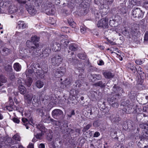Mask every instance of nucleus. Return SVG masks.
Listing matches in <instances>:
<instances>
[{"label":"nucleus","instance_id":"nucleus-1","mask_svg":"<svg viewBox=\"0 0 148 148\" xmlns=\"http://www.w3.org/2000/svg\"><path fill=\"white\" fill-rule=\"evenodd\" d=\"M39 45L38 43H34L31 44V45L28 49L29 53L32 56L37 55L40 56V53H38L40 50L39 48Z\"/></svg>","mask_w":148,"mask_h":148},{"label":"nucleus","instance_id":"nucleus-2","mask_svg":"<svg viewBox=\"0 0 148 148\" xmlns=\"http://www.w3.org/2000/svg\"><path fill=\"white\" fill-rule=\"evenodd\" d=\"M32 66L33 67V68H34V70L35 71L34 73H36L37 75L41 77L42 76H43V77H44L43 73H47L48 71V69L47 68L45 69L46 71H44V73H43V71L40 67L39 64L37 63H33Z\"/></svg>","mask_w":148,"mask_h":148},{"label":"nucleus","instance_id":"nucleus-3","mask_svg":"<svg viewBox=\"0 0 148 148\" xmlns=\"http://www.w3.org/2000/svg\"><path fill=\"white\" fill-rule=\"evenodd\" d=\"M52 115L53 118L58 120H62L64 118L63 112L59 109L53 110L52 112Z\"/></svg>","mask_w":148,"mask_h":148},{"label":"nucleus","instance_id":"nucleus-4","mask_svg":"<svg viewBox=\"0 0 148 148\" xmlns=\"http://www.w3.org/2000/svg\"><path fill=\"white\" fill-rule=\"evenodd\" d=\"M63 59L62 56L58 55H56L51 58V63L52 66H57L61 64Z\"/></svg>","mask_w":148,"mask_h":148},{"label":"nucleus","instance_id":"nucleus-5","mask_svg":"<svg viewBox=\"0 0 148 148\" xmlns=\"http://www.w3.org/2000/svg\"><path fill=\"white\" fill-rule=\"evenodd\" d=\"M144 13L140 8H134L132 11V15L134 18H142L143 16Z\"/></svg>","mask_w":148,"mask_h":148},{"label":"nucleus","instance_id":"nucleus-6","mask_svg":"<svg viewBox=\"0 0 148 148\" xmlns=\"http://www.w3.org/2000/svg\"><path fill=\"white\" fill-rule=\"evenodd\" d=\"M108 19L106 17L101 19L97 23V27L103 29L108 28Z\"/></svg>","mask_w":148,"mask_h":148},{"label":"nucleus","instance_id":"nucleus-7","mask_svg":"<svg viewBox=\"0 0 148 148\" xmlns=\"http://www.w3.org/2000/svg\"><path fill=\"white\" fill-rule=\"evenodd\" d=\"M112 91L113 93L114 94V95L117 97L121 96L122 93L124 92L122 88L116 84H115L113 87Z\"/></svg>","mask_w":148,"mask_h":148},{"label":"nucleus","instance_id":"nucleus-8","mask_svg":"<svg viewBox=\"0 0 148 148\" xmlns=\"http://www.w3.org/2000/svg\"><path fill=\"white\" fill-rule=\"evenodd\" d=\"M66 72V68L64 67H61L58 68L55 73L56 77L59 78L63 76Z\"/></svg>","mask_w":148,"mask_h":148},{"label":"nucleus","instance_id":"nucleus-9","mask_svg":"<svg viewBox=\"0 0 148 148\" xmlns=\"http://www.w3.org/2000/svg\"><path fill=\"white\" fill-rule=\"evenodd\" d=\"M47 9H45V13L47 14L50 15H53L54 14L55 10L53 4H48L47 5Z\"/></svg>","mask_w":148,"mask_h":148},{"label":"nucleus","instance_id":"nucleus-10","mask_svg":"<svg viewBox=\"0 0 148 148\" xmlns=\"http://www.w3.org/2000/svg\"><path fill=\"white\" fill-rule=\"evenodd\" d=\"M90 77H89L90 81L91 82H94L97 80H99L101 79L102 77L101 75L98 74H90Z\"/></svg>","mask_w":148,"mask_h":148},{"label":"nucleus","instance_id":"nucleus-11","mask_svg":"<svg viewBox=\"0 0 148 148\" xmlns=\"http://www.w3.org/2000/svg\"><path fill=\"white\" fill-rule=\"evenodd\" d=\"M0 51L1 55L4 56H8L12 52L10 49L4 47H1L0 49Z\"/></svg>","mask_w":148,"mask_h":148},{"label":"nucleus","instance_id":"nucleus-12","mask_svg":"<svg viewBox=\"0 0 148 148\" xmlns=\"http://www.w3.org/2000/svg\"><path fill=\"white\" fill-rule=\"evenodd\" d=\"M25 7L30 14L34 15L36 14V11L34 7L26 4Z\"/></svg>","mask_w":148,"mask_h":148},{"label":"nucleus","instance_id":"nucleus-13","mask_svg":"<svg viewBox=\"0 0 148 148\" xmlns=\"http://www.w3.org/2000/svg\"><path fill=\"white\" fill-rule=\"evenodd\" d=\"M82 75H79L78 77L79 79L76 80L75 82L74 85L76 87L75 89H77L78 88H80L82 85V83L81 80H82L84 78V77H82Z\"/></svg>","mask_w":148,"mask_h":148},{"label":"nucleus","instance_id":"nucleus-14","mask_svg":"<svg viewBox=\"0 0 148 148\" xmlns=\"http://www.w3.org/2000/svg\"><path fill=\"white\" fill-rule=\"evenodd\" d=\"M17 10L18 8L17 7L15 6L14 5L12 4V3L10 5L8 8V12L11 14L16 13Z\"/></svg>","mask_w":148,"mask_h":148},{"label":"nucleus","instance_id":"nucleus-15","mask_svg":"<svg viewBox=\"0 0 148 148\" xmlns=\"http://www.w3.org/2000/svg\"><path fill=\"white\" fill-rule=\"evenodd\" d=\"M51 51V49L49 47H46L43 51L42 54H40V57H44L49 56V53H50Z\"/></svg>","mask_w":148,"mask_h":148},{"label":"nucleus","instance_id":"nucleus-16","mask_svg":"<svg viewBox=\"0 0 148 148\" xmlns=\"http://www.w3.org/2000/svg\"><path fill=\"white\" fill-rule=\"evenodd\" d=\"M31 67L29 68L25 72V74L27 77H29V76L32 77L33 76L34 73L35 71L34 70V68H33L32 64L31 66Z\"/></svg>","mask_w":148,"mask_h":148},{"label":"nucleus","instance_id":"nucleus-17","mask_svg":"<svg viewBox=\"0 0 148 148\" xmlns=\"http://www.w3.org/2000/svg\"><path fill=\"white\" fill-rule=\"evenodd\" d=\"M68 62L71 65H75L79 62V61L77 59L76 57L75 56L74 57L70 58L68 59Z\"/></svg>","mask_w":148,"mask_h":148},{"label":"nucleus","instance_id":"nucleus-18","mask_svg":"<svg viewBox=\"0 0 148 148\" xmlns=\"http://www.w3.org/2000/svg\"><path fill=\"white\" fill-rule=\"evenodd\" d=\"M110 117L112 122H113L117 123L121 120V118L119 115H112Z\"/></svg>","mask_w":148,"mask_h":148},{"label":"nucleus","instance_id":"nucleus-19","mask_svg":"<svg viewBox=\"0 0 148 148\" xmlns=\"http://www.w3.org/2000/svg\"><path fill=\"white\" fill-rule=\"evenodd\" d=\"M77 69L79 70V72H80L82 73L84 72V64L83 63H77Z\"/></svg>","mask_w":148,"mask_h":148},{"label":"nucleus","instance_id":"nucleus-20","mask_svg":"<svg viewBox=\"0 0 148 148\" xmlns=\"http://www.w3.org/2000/svg\"><path fill=\"white\" fill-rule=\"evenodd\" d=\"M18 89L19 92L21 94L24 95L26 93L27 89L23 85L19 86Z\"/></svg>","mask_w":148,"mask_h":148},{"label":"nucleus","instance_id":"nucleus-21","mask_svg":"<svg viewBox=\"0 0 148 148\" xmlns=\"http://www.w3.org/2000/svg\"><path fill=\"white\" fill-rule=\"evenodd\" d=\"M103 74L105 78L108 79L112 78L114 76V75L112 73L108 71L103 72Z\"/></svg>","mask_w":148,"mask_h":148},{"label":"nucleus","instance_id":"nucleus-22","mask_svg":"<svg viewBox=\"0 0 148 148\" xmlns=\"http://www.w3.org/2000/svg\"><path fill=\"white\" fill-rule=\"evenodd\" d=\"M116 97L114 95L112 97H109L107 98V101L110 105H111L118 101V99L116 98Z\"/></svg>","mask_w":148,"mask_h":148},{"label":"nucleus","instance_id":"nucleus-23","mask_svg":"<svg viewBox=\"0 0 148 148\" xmlns=\"http://www.w3.org/2000/svg\"><path fill=\"white\" fill-rule=\"evenodd\" d=\"M78 48V46L76 44L73 43L70 44L69 46V49L71 51H77Z\"/></svg>","mask_w":148,"mask_h":148},{"label":"nucleus","instance_id":"nucleus-24","mask_svg":"<svg viewBox=\"0 0 148 148\" xmlns=\"http://www.w3.org/2000/svg\"><path fill=\"white\" fill-rule=\"evenodd\" d=\"M83 113L84 115L87 117H88V116H87L89 115H91L92 114L91 109L88 107L86 108L85 110H84Z\"/></svg>","mask_w":148,"mask_h":148},{"label":"nucleus","instance_id":"nucleus-25","mask_svg":"<svg viewBox=\"0 0 148 148\" xmlns=\"http://www.w3.org/2000/svg\"><path fill=\"white\" fill-rule=\"evenodd\" d=\"M93 85L95 86H98L101 88H103L106 86V84L105 83H103L102 81H100L94 84Z\"/></svg>","mask_w":148,"mask_h":148},{"label":"nucleus","instance_id":"nucleus-26","mask_svg":"<svg viewBox=\"0 0 148 148\" xmlns=\"http://www.w3.org/2000/svg\"><path fill=\"white\" fill-rule=\"evenodd\" d=\"M17 24V27L19 29H23L26 28V25L23 21H19Z\"/></svg>","mask_w":148,"mask_h":148},{"label":"nucleus","instance_id":"nucleus-27","mask_svg":"<svg viewBox=\"0 0 148 148\" xmlns=\"http://www.w3.org/2000/svg\"><path fill=\"white\" fill-rule=\"evenodd\" d=\"M33 81V80L31 77H27V78L25 80V84L27 87H30Z\"/></svg>","mask_w":148,"mask_h":148},{"label":"nucleus","instance_id":"nucleus-28","mask_svg":"<svg viewBox=\"0 0 148 148\" xmlns=\"http://www.w3.org/2000/svg\"><path fill=\"white\" fill-rule=\"evenodd\" d=\"M36 127L41 132H46V130L45 127L42 123H39L38 125H36Z\"/></svg>","mask_w":148,"mask_h":148},{"label":"nucleus","instance_id":"nucleus-29","mask_svg":"<svg viewBox=\"0 0 148 148\" xmlns=\"http://www.w3.org/2000/svg\"><path fill=\"white\" fill-rule=\"evenodd\" d=\"M12 3L11 1H5L1 3V4L2 5V8H5L6 7L10 6Z\"/></svg>","mask_w":148,"mask_h":148},{"label":"nucleus","instance_id":"nucleus-30","mask_svg":"<svg viewBox=\"0 0 148 148\" xmlns=\"http://www.w3.org/2000/svg\"><path fill=\"white\" fill-rule=\"evenodd\" d=\"M52 99V98L51 97H50L48 95H45L43 98L42 101L45 104V103H48L49 101L51 100Z\"/></svg>","mask_w":148,"mask_h":148},{"label":"nucleus","instance_id":"nucleus-31","mask_svg":"<svg viewBox=\"0 0 148 148\" xmlns=\"http://www.w3.org/2000/svg\"><path fill=\"white\" fill-rule=\"evenodd\" d=\"M61 45L58 42L54 43L53 44V49L56 51L60 50L61 48Z\"/></svg>","mask_w":148,"mask_h":148},{"label":"nucleus","instance_id":"nucleus-32","mask_svg":"<svg viewBox=\"0 0 148 148\" xmlns=\"http://www.w3.org/2000/svg\"><path fill=\"white\" fill-rule=\"evenodd\" d=\"M33 97V95H32L27 94L25 95V99L28 103H29L31 102Z\"/></svg>","mask_w":148,"mask_h":148},{"label":"nucleus","instance_id":"nucleus-33","mask_svg":"<svg viewBox=\"0 0 148 148\" xmlns=\"http://www.w3.org/2000/svg\"><path fill=\"white\" fill-rule=\"evenodd\" d=\"M22 120L23 123V124L26 127V128L28 129L29 128L28 125L30 124L29 121L27 119L25 118H22Z\"/></svg>","mask_w":148,"mask_h":148},{"label":"nucleus","instance_id":"nucleus-34","mask_svg":"<svg viewBox=\"0 0 148 148\" xmlns=\"http://www.w3.org/2000/svg\"><path fill=\"white\" fill-rule=\"evenodd\" d=\"M44 133L43 132H41L40 133H34V135L37 139L41 140L42 139L43 135L44 134Z\"/></svg>","mask_w":148,"mask_h":148},{"label":"nucleus","instance_id":"nucleus-35","mask_svg":"<svg viewBox=\"0 0 148 148\" xmlns=\"http://www.w3.org/2000/svg\"><path fill=\"white\" fill-rule=\"evenodd\" d=\"M14 69L16 71H20L21 69V66L18 63H15L13 66Z\"/></svg>","mask_w":148,"mask_h":148},{"label":"nucleus","instance_id":"nucleus-36","mask_svg":"<svg viewBox=\"0 0 148 148\" xmlns=\"http://www.w3.org/2000/svg\"><path fill=\"white\" fill-rule=\"evenodd\" d=\"M70 41L66 39H63L61 40V45L62 46L65 47L67 46L69 42Z\"/></svg>","mask_w":148,"mask_h":148},{"label":"nucleus","instance_id":"nucleus-37","mask_svg":"<svg viewBox=\"0 0 148 148\" xmlns=\"http://www.w3.org/2000/svg\"><path fill=\"white\" fill-rule=\"evenodd\" d=\"M72 81L73 79L71 78L68 77L63 81V84L66 86L68 85L71 84Z\"/></svg>","mask_w":148,"mask_h":148},{"label":"nucleus","instance_id":"nucleus-38","mask_svg":"<svg viewBox=\"0 0 148 148\" xmlns=\"http://www.w3.org/2000/svg\"><path fill=\"white\" fill-rule=\"evenodd\" d=\"M127 67L131 70L133 72L135 73L136 71V68L131 63L128 64L127 66Z\"/></svg>","mask_w":148,"mask_h":148},{"label":"nucleus","instance_id":"nucleus-39","mask_svg":"<svg viewBox=\"0 0 148 148\" xmlns=\"http://www.w3.org/2000/svg\"><path fill=\"white\" fill-rule=\"evenodd\" d=\"M122 34L125 36H127L128 37L130 38V32H129L128 30L124 28L123 29L122 31Z\"/></svg>","mask_w":148,"mask_h":148},{"label":"nucleus","instance_id":"nucleus-40","mask_svg":"<svg viewBox=\"0 0 148 148\" xmlns=\"http://www.w3.org/2000/svg\"><path fill=\"white\" fill-rule=\"evenodd\" d=\"M137 28L135 27L134 25H133L132 26V27L131 28L130 32V34H135V33L137 32Z\"/></svg>","mask_w":148,"mask_h":148},{"label":"nucleus","instance_id":"nucleus-41","mask_svg":"<svg viewBox=\"0 0 148 148\" xmlns=\"http://www.w3.org/2000/svg\"><path fill=\"white\" fill-rule=\"evenodd\" d=\"M44 83L40 80L37 81L36 83V86L38 88H40L42 87L44 85Z\"/></svg>","mask_w":148,"mask_h":148},{"label":"nucleus","instance_id":"nucleus-42","mask_svg":"<svg viewBox=\"0 0 148 148\" xmlns=\"http://www.w3.org/2000/svg\"><path fill=\"white\" fill-rule=\"evenodd\" d=\"M5 70L8 72H11L12 70V65L11 64H8L4 68Z\"/></svg>","mask_w":148,"mask_h":148},{"label":"nucleus","instance_id":"nucleus-43","mask_svg":"<svg viewBox=\"0 0 148 148\" xmlns=\"http://www.w3.org/2000/svg\"><path fill=\"white\" fill-rule=\"evenodd\" d=\"M68 22L69 24L72 27L74 28L76 27V23L74 22L72 19H69L68 20Z\"/></svg>","mask_w":148,"mask_h":148},{"label":"nucleus","instance_id":"nucleus-44","mask_svg":"<svg viewBox=\"0 0 148 148\" xmlns=\"http://www.w3.org/2000/svg\"><path fill=\"white\" fill-rule=\"evenodd\" d=\"M7 79L2 74L0 75V82L3 83L6 82Z\"/></svg>","mask_w":148,"mask_h":148},{"label":"nucleus","instance_id":"nucleus-45","mask_svg":"<svg viewBox=\"0 0 148 148\" xmlns=\"http://www.w3.org/2000/svg\"><path fill=\"white\" fill-rule=\"evenodd\" d=\"M121 5V6L123 7L125 6L127 0H116Z\"/></svg>","mask_w":148,"mask_h":148},{"label":"nucleus","instance_id":"nucleus-46","mask_svg":"<svg viewBox=\"0 0 148 148\" xmlns=\"http://www.w3.org/2000/svg\"><path fill=\"white\" fill-rule=\"evenodd\" d=\"M31 39L32 41L31 42L33 43H34V42L36 43V42H37L38 41V38L36 36H32L31 38Z\"/></svg>","mask_w":148,"mask_h":148},{"label":"nucleus","instance_id":"nucleus-47","mask_svg":"<svg viewBox=\"0 0 148 148\" xmlns=\"http://www.w3.org/2000/svg\"><path fill=\"white\" fill-rule=\"evenodd\" d=\"M61 30L62 32L66 33L69 32V27H61Z\"/></svg>","mask_w":148,"mask_h":148},{"label":"nucleus","instance_id":"nucleus-48","mask_svg":"<svg viewBox=\"0 0 148 148\" xmlns=\"http://www.w3.org/2000/svg\"><path fill=\"white\" fill-rule=\"evenodd\" d=\"M50 120L53 125H59L60 122L59 121L55 120L51 118L50 119Z\"/></svg>","mask_w":148,"mask_h":148},{"label":"nucleus","instance_id":"nucleus-49","mask_svg":"<svg viewBox=\"0 0 148 148\" xmlns=\"http://www.w3.org/2000/svg\"><path fill=\"white\" fill-rule=\"evenodd\" d=\"M51 118L49 116H46L45 118L43 120V122L44 123H49L51 121L50 120Z\"/></svg>","mask_w":148,"mask_h":148},{"label":"nucleus","instance_id":"nucleus-50","mask_svg":"<svg viewBox=\"0 0 148 148\" xmlns=\"http://www.w3.org/2000/svg\"><path fill=\"white\" fill-rule=\"evenodd\" d=\"M13 138L16 141H20V136L17 134L14 135L13 136Z\"/></svg>","mask_w":148,"mask_h":148},{"label":"nucleus","instance_id":"nucleus-51","mask_svg":"<svg viewBox=\"0 0 148 148\" xmlns=\"http://www.w3.org/2000/svg\"><path fill=\"white\" fill-rule=\"evenodd\" d=\"M5 142L6 145L10 146L12 143L11 138H7Z\"/></svg>","mask_w":148,"mask_h":148},{"label":"nucleus","instance_id":"nucleus-52","mask_svg":"<svg viewBox=\"0 0 148 148\" xmlns=\"http://www.w3.org/2000/svg\"><path fill=\"white\" fill-rule=\"evenodd\" d=\"M119 105V103L118 101H116L113 104L111 105V106L113 107L114 108H118Z\"/></svg>","mask_w":148,"mask_h":148},{"label":"nucleus","instance_id":"nucleus-53","mask_svg":"<svg viewBox=\"0 0 148 148\" xmlns=\"http://www.w3.org/2000/svg\"><path fill=\"white\" fill-rule=\"evenodd\" d=\"M110 25L113 27H114L116 26L115 25V21L113 19L110 20L109 21Z\"/></svg>","mask_w":148,"mask_h":148},{"label":"nucleus","instance_id":"nucleus-54","mask_svg":"<svg viewBox=\"0 0 148 148\" xmlns=\"http://www.w3.org/2000/svg\"><path fill=\"white\" fill-rule=\"evenodd\" d=\"M75 113L74 110H72L68 114V116L69 118H71L73 116H74L75 115Z\"/></svg>","mask_w":148,"mask_h":148},{"label":"nucleus","instance_id":"nucleus-55","mask_svg":"<svg viewBox=\"0 0 148 148\" xmlns=\"http://www.w3.org/2000/svg\"><path fill=\"white\" fill-rule=\"evenodd\" d=\"M68 129H69V128H64V129H63L62 132L63 134H70L69 132V130H68Z\"/></svg>","mask_w":148,"mask_h":148},{"label":"nucleus","instance_id":"nucleus-56","mask_svg":"<svg viewBox=\"0 0 148 148\" xmlns=\"http://www.w3.org/2000/svg\"><path fill=\"white\" fill-rule=\"evenodd\" d=\"M129 108L128 106H125L123 109V110L125 113H126L127 114L130 113V112L129 111V109L128 110Z\"/></svg>","mask_w":148,"mask_h":148},{"label":"nucleus","instance_id":"nucleus-57","mask_svg":"<svg viewBox=\"0 0 148 148\" xmlns=\"http://www.w3.org/2000/svg\"><path fill=\"white\" fill-rule=\"evenodd\" d=\"M80 31L82 34H84L86 32V29L85 27L81 26L80 27Z\"/></svg>","mask_w":148,"mask_h":148},{"label":"nucleus","instance_id":"nucleus-58","mask_svg":"<svg viewBox=\"0 0 148 148\" xmlns=\"http://www.w3.org/2000/svg\"><path fill=\"white\" fill-rule=\"evenodd\" d=\"M9 77L11 80H14L15 77V73H10V74Z\"/></svg>","mask_w":148,"mask_h":148},{"label":"nucleus","instance_id":"nucleus-59","mask_svg":"<svg viewBox=\"0 0 148 148\" xmlns=\"http://www.w3.org/2000/svg\"><path fill=\"white\" fill-rule=\"evenodd\" d=\"M138 74L140 75V79H144L145 78V74L144 72H142Z\"/></svg>","mask_w":148,"mask_h":148},{"label":"nucleus","instance_id":"nucleus-60","mask_svg":"<svg viewBox=\"0 0 148 148\" xmlns=\"http://www.w3.org/2000/svg\"><path fill=\"white\" fill-rule=\"evenodd\" d=\"M92 126V125L91 123L89 124L84 127V130L85 131H86L89 129Z\"/></svg>","mask_w":148,"mask_h":148},{"label":"nucleus","instance_id":"nucleus-61","mask_svg":"<svg viewBox=\"0 0 148 148\" xmlns=\"http://www.w3.org/2000/svg\"><path fill=\"white\" fill-rule=\"evenodd\" d=\"M115 148H124L123 145L121 143L117 144L116 146H115Z\"/></svg>","mask_w":148,"mask_h":148},{"label":"nucleus","instance_id":"nucleus-62","mask_svg":"<svg viewBox=\"0 0 148 148\" xmlns=\"http://www.w3.org/2000/svg\"><path fill=\"white\" fill-rule=\"evenodd\" d=\"M24 50H25V48L21 49L19 50V52L21 55V56L23 57L24 56L25 52H24Z\"/></svg>","mask_w":148,"mask_h":148},{"label":"nucleus","instance_id":"nucleus-63","mask_svg":"<svg viewBox=\"0 0 148 148\" xmlns=\"http://www.w3.org/2000/svg\"><path fill=\"white\" fill-rule=\"evenodd\" d=\"M143 79H138V80L137 81V84L138 85H142L143 83Z\"/></svg>","mask_w":148,"mask_h":148},{"label":"nucleus","instance_id":"nucleus-64","mask_svg":"<svg viewBox=\"0 0 148 148\" xmlns=\"http://www.w3.org/2000/svg\"><path fill=\"white\" fill-rule=\"evenodd\" d=\"M144 40L145 41H148V32H146L145 34Z\"/></svg>","mask_w":148,"mask_h":148}]
</instances>
